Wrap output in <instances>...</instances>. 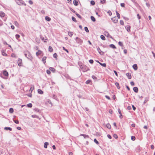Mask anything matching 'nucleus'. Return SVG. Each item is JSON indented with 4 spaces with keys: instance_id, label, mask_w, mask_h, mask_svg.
Masks as SVG:
<instances>
[{
    "instance_id": "obj_18",
    "label": "nucleus",
    "mask_w": 155,
    "mask_h": 155,
    "mask_svg": "<svg viewBox=\"0 0 155 155\" xmlns=\"http://www.w3.org/2000/svg\"><path fill=\"white\" fill-rule=\"evenodd\" d=\"M49 143L48 142H45L44 143V147L45 148H46L47 147Z\"/></svg>"
},
{
    "instance_id": "obj_11",
    "label": "nucleus",
    "mask_w": 155,
    "mask_h": 155,
    "mask_svg": "<svg viewBox=\"0 0 155 155\" xmlns=\"http://www.w3.org/2000/svg\"><path fill=\"white\" fill-rule=\"evenodd\" d=\"M80 135L83 136L84 137V138H88L89 137V136L87 135H86V134H81Z\"/></svg>"
},
{
    "instance_id": "obj_48",
    "label": "nucleus",
    "mask_w": 155,
    "mask_h": 155,
    "mask_svg": "<svg viewBox=\"0 0 155 155\" xmlns=\"http://www.w3.org/2000/svg\"><path fill=\"white\" fill-rule=\"evenodd\" d=\"M113 136L115 139H117L118 138V136L116 134H114V135Z\"/></svg>"
},
{
    "instance_id": "obj_22",
    "label": "nucleus",
    "mask_w": 155,
    "mask_h": 155,
    "mask_svg": "<svg viewBox=\"0 0 155 155\" xmlns=\"http://www.w3.org/2000/svg\"><path fill=\"white\" fill-rule=\"evenodd\" d=\"M40 38H41V40L42 41H43L44 42H46V41H46L47 40V38L45 39L44 38L42 37L41 36Z\"/></svg>"
},
{
    "instance_id": "obj_6",
    "label": "nucleus",
    "mask_w": 155,
    "mask_h": 155,
    "mask_svg": "<svg viewBox=\"0 0 155 155\" xmlns=\"http://www.w3.org/2000/svg\"><path fill=\"white\" fill-rule=\"evenodd\" d=\"M111 20L114 23H117L118 22V20L117 19L116 17H115L114 18H112Z\"/></svg>"
},
{
    "instance_id": "obj_13",
    "label": "nucleus",
    "mask_w": 155,
    "mask_h": 155,
    "mask_svg": "<svg viewBox=\"0 0 155 155\" xmlns=\"http://www.w3.org/2000/svg\"><path fill=\"white\" fill-rule=\"evenodd\" d=\"M5 130H9L10 131H12V129L11 127H5L4 128Z\"/></svg>"
},
{
    "instance_id": "obj_4",
    "label": "nucleus",
    "mask_w": 155,
    "mask_h": 155,
    "mask_svg": "<svg viewBox=\"0 0 155 155\" xmlns=\"http://www.w3.org/2000/svg\"><path fill=\"white\" fill-rule=\"evenodd\" d=\"M104 35L105 36H106L108 37H109V38H112V36L110 35L109 34V33L107 31H105L104 32Z\"/></svg>"
},
{
    "instance_id": "obj_62",
    "label": "nucleus",
    "mask_w": 155,
    "mask_h": 155,
    "mask_svg": "<svg viewBox=\"0 0 155 155\" xmlns=\"http://www.w3.org/2000/svg\"><path fill=\"white\" fill-rule=\"evenodd\" d=\"M29 3L31 5H32L33 4V2L31 0H30L29 1Z\"/></svg>"
},
{
    "instance_id": "obj_51",
    "label": "nucleus",
    "mask_w": 155,
    "mask_h": 155,
    "mask_svg": "<svg viewBox=\"0 0 155 155\" xmlns=\"http://www.w3.org/2000/svg\"><path fill=\"white\" fill-rule=\"evenodd\" d=\"M94 141L97 144H99L97 140L96 139H94Z\"/></svg>"
},
{
    "instance_id": "obj_64",
    "label": "nucleus",
    "mask_w": 155,
    "mask_h": 155,
    "mask_svg": "<svg viewBox=\"0 0 155 155\" xmlns=\"http://www.w3.org/2000/svg\"><path fill=\"white\" fill-rule=\"evenodd\" d=\"M127 108L129 110H130L131 109V107L130 106H128L127 107Z\"/></svg>"
},
{
    "instance_id": "obj_8",
    "label": "nucleus",
    "mask_w": 155,
    "mask_h": 155,
    "mask_svg": "<svg viewBox=\"0 0 155 155\" xmlns=\"http://www.w3.org/2000/svg\"><path fill=\"white\" fill-rule=\"evenodd\" d=\"M133 68L135 70H137L138 68L137 65V64H134L133 65Z\"/></svg>"
},
{
    "instance_id": "obj_29",
    "label": "nucleus",
    "mask_w": 155,
    "mask_h": 155,
    "mask_svg": "<svg viewBox=\"0 0 155 155\" xmlns=\"http://www.w3.org/2000/svg\"><path fill=\"white\" fill-rule=\"evenodd\" d=\"M49 69H50V71H51L53 72H55V69H54V68H52V67L50 68Z\"/></svg>"
},
{
    "instance_id": "obj_1",
    "label": "nucleus",
    "mask_w": 155,
    "mask_h": 155,
    "mask_svg": "<svg viewBox=\"0 0 155 155\" xmlns=\"http://www.w3.org/2000/svg\"><path fill=\"white\" fill-rule=\"evenodd\" d=\"M25 56L28 59H31L32 58V56L31 55L30 53L28 51H26L25 53Z\"/></svg>"
},
{
    "instance_id": "obj_44",
    "label": "nucleus",
    "mask_w": 155,
    "mask_h": 155,
    "mask_svg": "<svg viewBox=\"0 0 155 155\" xmlns=\"http://www.w3.org/2000/svg\"><path fill=\"white\" fill-rule=\"evenodd\" d=\"M120 25H124V22L122 20H120Z\"/></svg>"
},
{
    "instance_id": "obj_59",
    "label": "nucleus",
    "mask_w": 155,
    "mask_h": 155,
    "mask_svg": "<svg viewBox=\"0 0 155 155\" xmlns=\"http://www.w3.org/2000/svg\"><path fill=\"white\" fill-rule=\"evenodd\" d=\"M130 84L132 86H133L134 85V83L133 81L130 82Z\"/></svg>"
},
{
    "instance_id": "obj_31",
    "label": "nucleus",
    "mask_w": 155,
    "mask_h": 155,
    "mask_svg": "<svg viewBox=\"0 0 155 155\" xmlns=\"http://www.w3.org/2000/svg\"><path fill=\"white\" fill-rule=\"evenodd\" d=\"M76 15L80 19H81L82 18V17L78 14L77 13H76Z\"/></svg>"
},
{
    "instance_id": "obj_19",
    "label": "nucleus",
    "mask_w": 155,
    "mask_h": 155,
    "mask_svg": "<svg viewBox=\"0 0 155 155\" xmlns=\"http://www.w3.org/2000/svg\"><path fill=\"white\" fill-rule=\"evenodd\" d=\"M18 65L19 66H21V60L19 59L18 61Z\"/></svg>"
},
{
    "instance_id": "obj_10",
    "label": "nucleus",
    "mask_w": 155,
    "mask_h": 155,
    "mask_svg": "<svg viewBox=\"0 0 155 155\" xmlns=\"http://www.w3.org/2000/svg\"><path fill=\"white\" fill-rule=\"evenodd\" d=\"M125 28H126L127 30V31L128 32L130 31V26L127 25L126 26Z\"/></svg>"
},
{
    "instance_id": "obj_15",
    "label": "nucleus",
    "mask_w": 155,
    "mask_h": 155,
    "mask_svg": "<svg viewBox=\"0 0 155 155\" xmlns=\"http://www.w3.org/2000/svg\"><path fill=\"white\" fill-rule=\"evenodd\" d=\"M126 75L129 79H130L131 78V75L130 73H127L126 74Z\"/></svg>"
},
{
    "instance_id": "obj_7",
    "label": "nucleus",
    "mask_w": 155,
    "mask_h": 155,
    "mask_svg": "<svg viewBox=\"0 0 155 155\" xmlns=\"http://www.w3.org/2000/svg\"><path fill=\"white\" fill-rule=\"evenodd\" d=\"M3 74L5 76H8V72L6 71H3Z\"/></svg>"
},
{
    "instance_id": "obj_3",
    "label": "nucleus",
    "mask_w": 155,
    "mask_h": 155,
    "mask_svg": "<svg viewBox=\"0 0 155 155\" xmlns=\"http://www.w3.org/2000/svg\"><path fill=\"white\" fill-rule=\"evenodd\" d=\"M75 40L76 41V42L80 45H81L83 42V40L78 37L76 38H75Z\"/></svg>"
},
{
    "instance_id": "obj_24",
    "label": "nucleus",
    "mask_w": 155,
    "mask_h": 155,
    "mask_svg": "<svg viewBox=\"0 0 155 155\" xmlns=\"http://www.w3.org/2000/svg\"><path fill=\"white\" fill-rule=\"evenodd\" d=\"M109 46L110 48H112L114 49L116 48L115 46L113 44H110V45Z\"/></svg>"
},
{
    "instance_id": "obj_9",
    "label": "nucleus",
    "mask_w": 155,
    "mask_h": 155,
    "mask_svg": "<svg viewBox=\"0 0 155 155\" xmlns=\"http://www.w3.org/2000/svg\"><path fill=\"white\" fill-rule=\"evenodd\" d=\"M133 90L136 93H137L138 92V88L136 87H134L133 88Z\"/></svg>"
},
{
    "instance_id": "obj_53",
    "label": "nucleus",
    "mask_w": 155,
    "mask_h": 155,
    "mask_svg": "<svg viewBox=\"0 0 155 155\" xmlns=\"http://www.w3.org/2000/svg\"><path fill=\"white\" fill-rule=\"evenodd\" d=\"M46 72L48 74H50L51 73V71H50V70H47Z\"/></svg>"
},
{
    "instance_id": "obj_17",
    "label": "nucleus",
    "mask_w": 155,
    "mask_h": 155,
    "mask_svg": "<svg viewBox=\"0 0 155 155\" xmlns=\"http://www.w3.org/2000/svg\"><path fill=\"white\" fill-rule=\"evenodd\" d=\"M73 3L75 6H77L78 5V1L76 0H74L73 1Z\"/></svg>"
},
{
    "instance_id": "obj_2",
    "label": "nucleus",
    "mask_w": 155,
    "mask_h": 155,
    "mask_svg": "<svg viewBox=\"0 0 155 155\" xmlns=\"http://www.w3.org/2000/svg\"><path fill=\"white\" fill-rule=\"evenodd\" d=\"M17 4L19 5H26V4H25L24 2L22 0H15Z\"/></svg>"
},
{
    "instance_id": "obj_33",
    "label": "nucleus",
    "mask_w": 155,
    "mask_h": 155,
    "mask_svg": "<svg viewBox=\"0 0 155 155\" xmlns=\"http://www.w3.org/2000/svg\"><path fill=\"white\" fill-rule=\"evenodd\" d=\"M9 112L11 113H13L14 111L13 109L12 108H10L9 110Z\"/></svg>"
},
{
    "instance_id": "obj_45",
    "label": "nucleus",
    "mask_w": 155,
    "mask_h": 155,
    "mask_svg": "<svg viewBox=\"0 0 155 155\" xmlns=\"http://www.w3.org/2000/svg\"><path fill=\"white\" fill-rule=\"evenodd\" d=\"M70 10L72 11V12H73V13H75L76 14V12L72 8H70Z\"/></svg>"
},
{
    "instance_id": "obj_35",
    "label": "nucleus",
    "mask_w": 155,
    "mask_h": 155,
    "mask_svg": "<svg viewBox=\"0 0 155 155\" xmlns=\"http://www.w3.org/2000/svg\"><path fill=\"white\" fill-rule=\"evenodd\" d=\"M27 106L29 107H31L32 106V104L31 103H29L27 104Z\"/></svg>"
},
{
    "instance_id": "obj_36",
    "label": "nucleus",
    "mask_w": 155,
    "mask_h": 155,
    "mask_svg": "<svg viewBox=\"0 0 155 155\" xmlns=\"http://www.w3.org/2000/svg\"><path fill=\"white\" fill-rule=\"evenodd\" d=\"M35 41L39 43L40 42V40L39 38H35Z\"/></svg>"
},
{
    "instance_id": "obj_12",
    "label": "nucleus",
    "mask_w": 155,
    "mask_h": 155,
    "mask_svg": "<svg viewBox=\"0 0 155 155\" xmlns=\"http://www.w3.org/2000/svg\"><path fill=\"white\" fill-rule=\"evenodd\" d=\"M42 51H41V50H38V52H37L36 53V55L37 56H38L39 55L41 54V53H42Z\"/></svg>"
},
{
    "instance_id": "obj_60",
    "label": "nucleus",
    "mask_w": 155,
    "mask_h": 155,
    "mask_svg": "<svg viewBox=\"0 0 155 155\" xmlns=\"http://www.w3.org/2000/svg\"><path fill=\"white\" fill-rule=\"evenodd\" d=\"M107 137L109 139H111L112 138L110 134H108L107 135Z\"/></svg>"
},
{
    "instance_id": "obj_14",
    "label": "nucleus",
    "mask_w": 155,
    "mask_h": 155,
    "mask_svg": "<svg viewBox=\"0 0 155 155\" xmlns=\"http://www.w3.org/2000/svg\"><path fill=\"white\" fill-rule=\"evenodd\" d=\"M47 57L46 56H44L42 58V61H43L44 64H45L46 63V59Z\"/></svg>"
},
{
    "instance_id": "obj_21",
    "label": "nucleus",
    "mask_w": 155,
    "mask_h": 155,
    "mask_svg": "<svg viewBox=\"0 0 155 155\" xmlns=\"http://www.w3.org/2000/svg\"><path fill=\"white\" fill-rule=\"evenodd\" d=\"M2 55L4 56H7V54L5 52L4 50H2Z\"/></svg>"
},
{
    "instance_id": "obj_52",
    "label": "nucleus",
    "mask_w": 155,
    "mask_h": 155,
    "mask_svg": "<svg viewBox=\"0 0 155 155\" xmlns=\"http://www.w3.org/2000/svg\"><path fill=\"white\" fill-rule=\"evenodd\" d=\"M15 37L16 38L18 39V38L20 37V35L18 34H16L15 35Z\"/></svg>"
},
{
    "instance_id": "obj_57",
    "label": "nucleus",
    "mask_w": 155,
    "mask_h": 155,
    "mask_svg": "<svg viewBox=\"0 0 155 155\" xmlns=\"http://www.w3.org/2000/svg\"><path fill=\"white\" fill-rule=\"evenodd\" d=\"M31 117L33 118H37V116L35 115H31Z\"/></svg>"
},
{
    "instance_id": "obj_28",
    "label": "nucleus",
    "mask_w": 155,
    "mask_h": 155,
    "mask_svg": "<svg viewBox=\"0 0 155 155\" xmlns=\"http://www.w3.org/2000/svg\"><path fill=\"white\" fill-rule=\"evenodd\" d=\"M48 50L50 52H52L53 51L52 48L51 46H49L48 48Z\"/></svg>"
},
{
    "instance_id": "obj_27",
    "label": "nucleus",
    "mask_w": 155,
    "mask_h": 155,
    "mask_svg": "<svg viewBox=\"0 0 155 155\" xmlns=\"http://www.w3.org/2000/svg\"><path fill=\"white\" fill-rule=\"evenodd\" d=\"M68 35L70 37H71L73 35V33L72 32L69 31L68 32Z\"/></svg>"
},
{
    "instance_id": "obj_56",
    "label": "nucleus",
    "mask_w": 155,
    "mask_h": 155,
    "mask_svg": "<svg viewBox=\"0 0 155 155\" xmlns=\"http://www.w3.org/2000/svg\"><path fill=\"white\" fill-rule=\"evenodd\" d=\"M14 121L15 123L17 124H18L19 123V121L18 120H14Z\"/></svg>"
},
{
    "instance_id": "obj_26",
    "label": "nucleus",
    "mask_w": 155,
    "mask_h": 155,
    "mask_svg": "<svg viewBox=\"0 0 155 155\" xmlns=\"http://www.w3.org/2000/svg\"><path fill=\"white\" fill-rule=\"evenodd\" d=\"M91 20H92V21H94V22L95 21H96V20H95V18H94V17L93 16H91Z\"/></svg>"
},
{
    "instance_id": "obj_39",
    "label": "nucleus",
    "mask_w": 155,
    "mask_h": 155,
    "mask_svg": "<svg viewBox=\"0 0 155 155\" xmlns=\"http://www.w3.org/2000/svg\"><path fill=\"white\" fill-rule=\"evenodd\" d=\"M71 18H72V20L73 21H74L76 22H77V21L76 20V18H75L74 17L72 16V17Z\"/></svg>"
},
{
    "instance_id": "obj_38",
    "label": "nucleus",
    "mask_w": 155,
    "mask_h": 155,
    "mask_svg": "<svg viewBox=\"0 0 155 155\" xmlns=\"http://www.w3.org/2000/svg\"><path fill=\"white\" fill-rule=\"evenodd\" d=\"M84 30L85 31L87 32H89V31L88 29V28L87 27H84Z\"/></svg>"
},
{
    "instance_id": "obj_43",
    "label": "nucleus",
    "mask_w": 155,
    "mask_h": 155,
    "mask_svg": "<svg viewBox=\"0 0 155 155\" xmlns=\"http://www.w3.org/2000/svg\"><path fill=\"white\" fill-rule=\"evenodd\" d=\"M53 57L54 58H57L58 55L56 53H55L53 55Z\"/></svg>"
},
{
    "instance_id": "obj_25",
    "label": "nucleus",
    "mask_w": 155,
    "mask_h": 155,
    "mask_svg": "<svg viewBox=\"0 0 155 155\" xmlns=\"http://www.w3.org/2000/svg\"><path fill=\"white\" fill-rule=\"evenodd\" d=\"M115 85L118 89H120V87L119 86V83L117 82H116L115 83Z\"/></svg>"
},
{
    "instance_id": "obj_55",
    "label": "nucleus",
    "mask_w": 155,
    "mask_h": 155,
    "mask_svg": "<svg viewBox=\"0 0 155 155\" xmlns=\"http://www.w3.org/2000/svg\"><path fill=\"white\" fill-rule=\"evenodd\" d=\"M106 0H101V2L102 4L104 3L105 2Z\"/></svg>"
},
{
    "instance_id": "obj_32",
    "label": "nucleus",
    "mask_w": 155,
    "mask_h": 155,
    "mask_svg": "<svg viewBox=\"0 0 155 155\" xmlns=\"http://www.w3.org/2000/svg\"><path fill=\"white\" fill-rule=\"evenodd\" d=\"M100 37L101 39L102 40H105V38L103 35H101Z\"/></svg>"
},
{
    "instance_id": "obj_50",
    "label": "nucleus",
    "mask_w": 155,
    "mask_h": 155,
    "mask_svg": "<svg viewBox=\"0 0 155 155\" xmlns=\"http://www.w3.org/2000/svg\"><path fill=\"white\" fill-rule=\"evenodd\" d=\"M89 62L90 63L92 64L94 62V61L93 60L90 59L89 60Z\"/></svg>"
},
{
    "instance_id": "obj_61",
    "label": "nucleus",
    "mask_w": 155,
    "mask_h": 155,
    "mask_svg": "<svg viewBox=\"0 0 155 155\" xmlns=\"http://www.w3.org/2000/svg\"><path fill=\"white\" fill-rule=\"evenodd\" d=\"M105 97L108 100H110V97L107 95H105Z\"/></svg>"
},
{
    "instance_id": "obj_16",
    "label": "nucleus",
    "mask_w": 155,
    "mask_h": 155,
    "mask_svg": "<svg viewBox=\"0 0 155 155\" xmlns=\"http://www.w3.org/2000/svg\"><path fill=\"white\" fill-rule=\"evenodd\" d=\"M5 15V13L3 12H0V16L1 17H3Z\"/></svg>"
},
{
    "instance_id": "obj_49",
    "label": "nucleus",
    "mask_w": 155,
    "mask_h": 155,
    "mask_svg": "<svg viewBox=\"0 0 155 155\" xmlns=\"http://www.w3.org/2000/svg\"><path fill=\"white\" fill-rule=\"evenodd\" d=\"M131 139L133 140H134L135 139V137L134 136H132L131 137Z\"/></svg>"
},
{
    "instance_id": "obj_40",
    "label": "nucleus",
    "mask_w": 155,
    "mask_h": 155,
    "mask_svg": "<svg viewBox=\"0 0 155 155\" xmlns=\"http://www.w3.org/2000/svg\"><path fill=\"white\" fill-rule=\"evenodd\" d=\"M91 82V81L90 80H87L86 82V83L87 84H90Z\"/></svg>"
},
{
    "instance_id": "obj_34",
    "label": "nucleus",
    "mask_w": 155,
    "mask_h": 155,
    "mask_svg": "<svg viewBox=\"0 0 155 155\" xmlns=\"http://www.w3.org/2000/svg\"><path fill=\"white\" fill-rule=\"evenodd\" d=\"M100 64L104 67H106V64L105 63H99Z\"/></svg>"
},
{
    "instance_id": "obj_37",
    "label": "nucleus",
    "mask_w": 155,
    "mask_h": 155,
    "mask_svg": "<svg viewBox=\"0 0 155 155\" xmlns=\"http://www.w3.org/2000/svg\"><path fill=\"white\" fill-rule=\"evenodd\" d=\"M116 13L117 14V17L119 19H120V14L117 12V11H116Z\"/></svg>"
},
{
    "instance_id": "obj_63",
    "label": "nucleus",
    "mask_w": 155,
    "mask_h": 155,
    "mask_svg": "<svg viewBox=\"0 0 155 155\" xmlns=\"http://www.w3.org/2000/svg\"><path fill=\"white\" fill-rule=\"evenodd\" d=\"M137 16L139 19H140L141 18L140 16L138 14H137Z\"/></svg>"
},
{
    "instance_id": "obj_46",
    "label": "nucleus",
    "mask_w": 155,
    "mask_h": 155,
    "mask_svg": "<svg viewBox=\"0 0 155 155\" xmlns=\"http://www.w3.org/2000/svg\"><path fill=\"white\" fill-rule=\"evenodd\" d=\"M34 88V86H33L32 87H31L30 88V91H31V92L33 91Z\"/></svg>"
},
{
    "instance_id": "obj_58",
    "label": "nucleus",
    "mask_w": 155,
    "mask_h": 155,
    "mask_svg": "<svg viewBox=\"0 0 155 155\" xmlns=\"http://www.w3.org/2000/svg\"><path fill=\"white\" fill-rule=\"evenodd\" d=\"M92 78L94 79H97V78L96 76H95L94 75H93L92 76Z\"/></svg>"
},
{
    "instance_id": "obj_42",
    "label": "nucleus",
    "mask_w": 155,
    "mask_h": 155,
    "mask_svg": "<svg viewBox=\"0 0 155 155\" xmlns=\"http://www.w3.org/2000/svg\"><path fill=\"white\" fill-rule=\"evenodd\" d=\"M118 44L119 45H120L121 46H122V47L123 46L122 43L120 41H119L118 42Z\"/></svg>"
},
{
    "instance_id": "obj_54",
    "label": "nucleus",
    "mask_w": 155,
    "mask_h": 155,
    "mask_svg": "<svg viewBox=\"0 0 155 155\" xmlns=\"http://www.w3.org/2000/svg\"><path fill=\"white\" fill-rule=\"evenodd\" d=\"M120 6L122 7H124L125 4L124 3H121L120 4Z\"/></svg>"
},
{
    "instance_id": "obj_30",
    "label": "nucleus",
    "mask_w": 155,
    "mask_h": 155,
    "mask_svg": "<svg viewBox=\"0 0 155 155\" xmlns=\"http://www.w3.org/2000/svg\"><path fill=\"white\" fill-rule=\"evenodd\" d=\"M106 126L109 129H110L111 128V126L109 123H108L106 124Z\"/></svg>"
},
{
    "instance_id": "obj_47",
    "label": "nucleus",
    "mask_w": 155,
    "mask_h": 155,
    "mask_svg": "<svg viewBox=\"0 0 155 155\" xmlns=\"http://www.w3.org/2000/svg\"><path fill=\"white\" fill-rule=\"evenodd\" d=\"M62 48H63V49L65 51L68 53H69V51H68V50L67 49H66L64 47H63Z\"/></svg>"
},
{
    "instance_id": "obj_41",
    "label": "nucleus",
    "mask_w": 155,
    "mask_h": 155,
    "mask_svg": "<svg viewBox=\"0 0 155 155\" xmlns=\"http://www.w3.org/2000/svg\"><path fill=\"white\" fill-rule=\"evenodd\" d=\"M91 4L92 5H94L95 4V2H94V1H93V0H92L91 1Z\"/></svg>"
},
{
    "instance_id": "obj_23",
    "label": "nucleus",
    "mask_w": 155,
    "mask_h": 155,
    "mask_svg": "<svg viewBox=\"0 0 155 155\" xmlns=\"http://www.w3.org/2000/svg\"><path fill=\"white\" fill-rule=\"evenodd\" d=\"M45 19L48 21H50L51 20V18L47 16L45 17Z\"/></svg>"
},
{
    "instance_id": "obj_20",
    "label": "nucleus",
    "mask_w": 155,
    "mask_h": 155,
    "mask_svg": "<svg viewBox=\"0 0 155 155\" xmlns=\"http://www.w3.org/2000/svg\"><path fill=\"white\" fill-rule=\"evenodd\" d=\"M38 93L40 94H43V91H42L40 89H38Z\"/></svg>"
},
{
    "instance_id": "obj_5",
    "label": "nucleus",
    "mask_w": 155,
    "mask_h": 155,
    "mask_svg": "<svg viewBox=\"0 0 155 155\" xmlns=\"http://www.w3.org/2000/svg\"><path fill=\"white\" fill-rule=\"evenodd\" d=\"M97 51L101 55H103L104 54V52L101 51L99 47H98L97 48Z\"/></svg>"
}]
</instances>
